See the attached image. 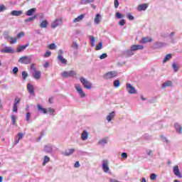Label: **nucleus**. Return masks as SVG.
I'll list each match as a JSON object with an SVG mask.
<instances>
[{"label":"nucleus","instance_id":"1","mask_svg":"<svg viewBox=\"0 0 182 182\" xmlns=\"http://www.w3.org/2000/svg\"><path fill=\"white\" fill-rule=\"evenodd\" d=\"M143 48L144 47L141 45H134L130 47V50H127L124 51V54L125 56H127L129 58L130 56H133L136 50H143Z\"/></svg>","mask_w":182,"mask_h":182},{"label":"nucleus","instance_id":"2","mask_svg":"<svg viewBox=\"0 0 182 182\" xmlns=\"http://www.w3.org/2000/svg\"><path fill=\"white\" fill-rule=\"evenodd\" d=\"M80 82L82 85L85 89L90 90L92 89V84L90 81L87 80L85 77H81L80 78Z\"/></svg>","mask_w":182,"mask_h":182},{"label":"nucleus","instance_id":"3","mask_svg":"<svg viewBox=\"0 0 182 182\" xmlns=\"http://www.w3.org/2000/svg\"><path fill=\"white\" fill-rule=\"evenodd\" d=\"M75 89L77 90V93H78L80 97L83 99V97H86V94L83 91V89H82V86L80 85V84H75Z\"/></svg>","mask_w":182,"mask_h":182},{"label":"nucleus","instance_id":"4","mask_svg":"<svg viewBox=\"0 0 182 182\" xmlns=\"http://www.w3.org/2000/svg\"><path fill=\"white\" fill-rule=\"evenodd\" d=\"M76 71L70 70V71H64L61 73V76L65 77V79L68 77H75L76 76Z\"/></svg>","mask_w":182,"mask_h":182},{"label":"nucleus","instance_id":"5","mask_svg":"<svg viewBox=\"0 0 182 182\" xmlns=\"http://www.w3.org/2000/svg\"><path fill=\"white\" fill-rule=\"evenodd\" d=\"M126 90L129 93V95H136L137 92L136 91V88L132 85L130 83L126 84Z\"/></svg>","mask_w":182,"mask_h":182},{"label":"nucleus","instance_id":"6","mask_svg":"<svg viewBox=\"0 0 182 182\" xmlns=\"http://www.w3.org/2000/svg\"><path fill=\"white\" fill-rule=\"evenodd\" d=\"M118 73L117 71H109L105 74L104 79L109 80V79H113V77H116L117 76Z\"/></svg>","mask_w":182,"mask_h":182},{"label":"nucleus","instance_id":"7","mask_svg":"<svg viewBox=\"0 0 182 182\" xmlns=\"http://www.w3.org/2000/svg\"><path fill=\"white\" fill-rule=\"evenodd\" d=\"M4 38L6 39V41H8V42H9L10 43H11V45H14V43H16V42H18V38L14 37H11L8 35V33H6V31L4 32Z\"/></svg>","mask_w":182,"mask_h":182},{"label":"nucleus","instance_id":"8","mask_svg":"<svg viewBox=\"0 0 182 182\" xmlns=\"http://www.w3.org/2000/svg\"><path fill=\"white\" fill-rule=\"evenodd\" d=\"M102 168L104 173H109L110 168H109V161L107 159L102 160Z\"/></svg>","mask_w":182,"mask_h":182},{"label":"nucleus","instance_id":"9","mask_svg":"<svg viewBox=\"0 0 182 182\" xmlns=\"http://www.w3.org/2000/svg\"><path fill=\"white\" fill-rule=\"evenodd\" d=\"M31 74L33 79H36V80H39V79H41V71L37 70L36 68H33V70H31Z\"/></svg>","mask_w":182,"mask_h":182},{"label":"nucleus","instance_id":"10","mask_svg":"<svg viewBox=\"0 0 182 182\" xmlns=\"http://www.w3.org/2000/svg\"><path fill=\"white\" fill-rule=\"evenodd\" d=\"M0 52L1 53H11V55H14V53H15V50H14L12 47L6 46L3 49L0 50Z\"/></svg>","mask_w":182,"mask_h":182},{"label":"nucleus","instance_id":"11","mask_svg":"<svg viewBox=\"0 0 182 182\" xmlns=\"http://www.w3.org/2000/svg\"><path fill=\"white\" fill-rule=\"evenodd\" d=\"M31 58L28 56H23L18 59L19 63H23L24 65H29L31 63Z\"/></svg>","mask_w":182,"mask_h":182},{"label":"nucleus","instance_id":"12","mask_svg":"<svg viewBox=\"0 0 182 182\" xmlns=\"http://www.w3.org/2000/svg\"><path fill=\"white\" fill-rule=\"evenodd\" d=\"M53 145L48 144L44 146V151L45 153H48V154H52L53 153Z\"/></svg>","mask_w":182,"mask_h":182},{"label":"nucleus","instance_id":"13","mask_svg":"<svg viewBox=\"0 0 182 182\" xmlns=\"http://www.w3.org/2000/svg\"><path fill=\"white\" fill-rule=\"evenodd\" d=\"M19 102H21L19 97H17L14 99V104L13 106V112H14V113H18V105H19Z\"/></svg>","mask_w":182,"mask_h":182},{"label":"nucleus","instance_id":"14","mask_svg":"<svg viewBox=\"0 0 182 182\" xmlns=\"http://www.w3.org/2000/svg\"><path fill=\"white\" fill-rule=\"evenodd\" d=\"M28 46H29V43L24 46H18L16 48V52H18V53H21V52H23L25 49L28 48Z\"/></svg>","mask_w":182,"mask_h":182},{"label":"nucleus","instance_id":"15","mask_svg":"<svg viewBox=\"0 0 182 182\" xmlns=\"http://www.w3.org/2000/svg\"><path fill=\"white\" fill-rule=\"evenodd\" d=\"M62 23V19H55L53 23H51V28L55 29L57 26H59Z\"/></svg>","mask_w":182,"mask_h":182},{"label":"nucleus","instance_id":"16","mask_svg":"<svg viewBox=\"0 0 182 182\" xmlns=\"http://www.w3.org/2000/svg\"><path fill=\"white\" fill-rule=\"evenodd\" d=\"M173 174L178 177L179 178H182L181 173H180V169L178 168V166H175L173 167Z\"/></svg>","mask_w":182,"mask_h":182},{"label":"nucleus","instance_id":"17","mask_svg":"<svg viewBox=\"0 0 182 182\" xmlns=\"http://www.w3.org/2000/svg\"><path fill=\"white\" fill-rule=\"evenodd\" d=\"M162 89H166V87H173V82L171 80H167L162 84Z\"/></svg>","mask_w":182,"mask_h":182},{"label":"nucleus","instance_id":"18","mask_svg":"<svg viewBox=\"0 0 182 182\" xmlns=\"http://www.w3.org/2000/svg\"><path fill=\"white\" fill-rule=\"evenodd\" d=\"M174 127H175V129L176 131V133H178V134H181L182 133V127L181 125H180L178 124V122H176L174 124H173Z\"/></svg>","mask_w":182,"mask_h":182},{"label":"nucleus","instance_id":"19","mask_svg":"<svg viewBox=\"0 0 182 182\" xmlns=\"http://www.w3.org/2000/svg\"><path fill=\"white\" fill-rule=\"evenodd\" d=\"M57 59L60 61V63H62V65H66V63H68V60L65 59L63 55L60 53L58 54Z\"/></svg>","mask_w":182,"mask_h":182},{"label":"nucleus","instance_id":"20","mask_svg":"<svg viewBox=\"0 0 182 182\" xmlns=\"http://www.w3.org/2000/svg\"><path fill=\"white\" fill-rule=\"evenodd\" d=\"M27 89L31 96H35V90L33 89V85L31 84L27 85Z\"/></svg>","mask_w":182,"mask_h":182},{"label":"nucleus","instance_id":"21","mask_svg":"<svg viewBox=\"0 0 182 182\" xmlns=\"http://www.w3.org/2000/svg\"><path fill=\"white\" fill-rule=\"evenodd\" d=\"M147 8H149V4H140L139 6H138L137 10L139 12H141V11H146V9H147Z\"/></svg>","mask_w":182,"mask_h":182},{"label":"nucleus","instance_id":"22","mask_svg":"<svg viewBox=\"0 0 182 182\" xmlns=\"http://www.w3.org/2000/svg\"><path fill=\"white\" fill-rule=\"evenodd\" d=\"M87 137H89V132L86 130L83 131L81 134V140L85 141V140H87Z\"/></svg>","mask_w":182,"mask_h":182},{"label":"nucleus","instance_id":"23","mask_svg":"<svg viewBox=\"0 0 182 182\" xmlns=\"http://www.w3.org/2000/svg\"><path fill=\"white\" fill-rule=\"evenodd\" d=\"M100 21H102V15H100V14H97L94 19V22L96 25H99L100 23Z\"/></svg>","mask_w":182,"mask_h":182},{"label":"nucleus","instance_id":"24","mask_svg":"<svg viewBox=\"0 0 182 182\" xmlns=\"http://www.w3.org/2000/svg\"><path fill=\"white\" fill-rule=\"evenodd\" d=\"M35 12H36V8H33V9H31L28 11H27L26 12V16H32V15H33V14H35Z\"/></svg>","mask_w":182,"mask_h":182},{"label":"nucleus","instance_id":"25","mask_svg":"<svg viewBox=\"0 0 182 182\" xmlns=\"http://www.w3.org/2000/svg\"><path fill=\"white\" fill-rule=\"evenodd\" d=\"M114 116H116V112H114V111H112L111 113H109L107 116V122H112V119H113V117H114Z\"/></svg>","mask_w":182,"mask_h":182},{"label":"nucleus","instance_id":"26","mask_svg":"<svg viewBox=\"0 0 182 182\" xmlns=\"http://www.w3.org/2000/svg\"><path fill=\"white\" fill-rule=\"evenodd\" d=\"M11 15H12V16H21V15H22V11L14 10L11 12Z\"/></svg>","mask_w":182,"mask_h":182},{"label":"nucleus","instance_id":"27","mask_svg":"<svg viewBox=\"0 0 182 182\" xmlns=\"http://www.w3.org/2000/svg\"><path fill=\"white\" fill-rule=\"evenodd\" d=\"M37 107L41 113H43V114H46V113H48V109H46V108H43L41 105H38Z\"/></svg>","mask_w":182,"mask_h":182},{"label":"nucleus","instance_id":"28","mask_svg":"<svg viewBox=\"0 0 182 182\" xmlns=\"http://www.w3.org/2000/svg\"><path fill=\"white\" fill-rule=\"evenodd\" d=\"M95 0H81V5H87L89 4H93Z\"/></svg>","mask_w":182,"mask_h":182},{"label":"nucleus","instance_id":"29","mask_svg":"<svg viewBox=\"0 0 182 182\" xmlns=\"http://www.w3.org/2000/svg\"><path fill=\"white\" fill-rule=\"evenodd\" d=\"M83 18H85V14H81V15L78 16L77 18H75L73 20L74 23H76L77 22H80V21H82V19H83Z\"/></svg>","mask_w":182,"mask_h":182},{"label":"nucleus","instance_id":"30","mask_svg":"<svg viewBox=\"0 0 182 182\" xmlns=\"http://www.w3.org/2000/svg\"><path fill=\"white\" fill-rule=\"evenodd\" d=\"M89 39H90V45H91V46H92V48H94L95 43V42H96V39L95 38V36H89Z\"/></svg>","mask_w":182,"mask_h":182},{"label":"nucleus","instance_id":"31","mask_svg":"<svg viewBox=\"0 0 182 182\" xmlns=\"http://www.w3.org/2000/svg\"><path fill=\"white\" fill-rule=\"evenodd\" d=\"M163 46H164V43L163 42H156L154 43V48H156V49L163 48Z\"/></svg>","mask_w":182,"mask_h":182},{"label":"nucleus","instance_id":"32","mask_svg":"<svg viewBox=\"0 0 182 182\" xmlns=\"http://www.w3.org/2000/svg\"><path fill=\"white\" fill-rule=\"evenodd\" d=\"M98 144H100V146H105V144H107V139L104 138L102 139H100L98 141Z\"/></svg>","mask_w":182,"mask_h":182},{"label":"nucleus","instance_id":"33","mask_svg":"<svg viewBox=\"0 0 182 182\" xmlns=\"http://www.w3.org/2000/svg\"><path fill=\"white\" fill-rule=\"evenodd\" d=\"M172 58H173V55L171 54L166 55L164 58L163 63H166V62H168V60H170V59H171Z\"/></svg>","mask_w":182,"mask_h":182},{"label":"nucleus","instance_id":"34","mask_svg":"<svg viewBox=\"0 0 182 182\" xmlns=\"http://www.w3.org/2000/svg\"><path fill=\"white\" fill-rule=\"evenodd\" d=\"M71 48L75 50H77L79 49V44H77L76 41H73V43L71 44Z\"/></svg>","mask_w":182,"mask_h":182},{"label":"nucleus","instance_id":"35","mask_svg":"<svg viewBox=\"0 0 182 182\" xmlns=\"http://www.w3.org/2000/svg\"><path fill=\"white\" fill-rule=\"evenodd\" d=\"M50 161V158L48 156H44V160L43 161V166H46L47 163H49Z\"/></svg>","mask_w":182,"mask_h":182},{"label":"nucleus","instance_id":"36","mask_svg":"<svg viewBox=\"0 0 182 182\" xmlns=\"http://www.w3.org/2000/svg\"><path fill=\"white\" fill-rule=\"evenodd\" d=\"M141 41H142V43H147V42H152L153 39H151V38H149V37H146V38H143Z\"/></svg>","mask_w":182,"mask_h":182},{"label":"nucleus","instance_id":"37","mask_svg":"<svg viewBox=\"0 0 182 182\" xmlns=\"http://www.w3.org/2000/svg\"><path fill=\"white\" fill-rule=\"evenodd\" d=\"M40 27L48 28V20H44L40 23Z\"/></svg>","mask_w":182,"mask_h":182},{"label":"nucleus","instance_id":"38","mask_svg":"<svg viewBox=\"0 0 182 182\" xmlns=\"http://www.w3.org/2000/svg\"><path fill=\"white\" fill-rule=\"evenodd\" d=\"M75 152V149H68L65 151V156H70V154H73V153Z\"/></svg>","mask_w":182,"mask_h":182},{"label":"nucleus","instance_id":"39","mask_svg":"<svg viewBox=\"0 0 182 182\" xmlns=\"http://www.w3.org/2000/svg\"><path fill=\"white\" fill-rule=\"evenodd\" d=\"M174 35H176V33L174 31H172L169 35L168 37L170 38L172 43H176V41L174 40V38H173V36H174Z\"/></svg>","mask_w":182,"mask_h":182},{"label":"nucleus","instance_id":"40","mask_svg":"<svg viewBox=\"0 0 182 182\" xmlns=\"http://www.w3.org/2000/svg\"><path fill=\"white\" fill-rule=\"evenodd\" d=\"M103 48V43L100 41L95 47V50H100Z\"/></svg>","mask_w":182,"mask_h":182},{"label":"nucleus","instance_id":"41","mask_svg":"<svg viewBox=\"0 0 182 182\" xmlns=\"http://www.w3.org/2000/svg\"><path fill=\"white\" fill-rule=\"evenodd\" d=\"M36 18V15H34L32 17H28V18H26L25 20V22L28 23V22H32L33 21H35V18Z\"/></svg>","mask_w":182,"mask_h":182},{"label":"nucleus","instance_id":"42","mask_svg":"<svg viewBox=\"0 0 182 182\" xmlns=\"http://www.w3.org/2000/svg\"><path fill=\"white\" fill-rule=\"evenodd\" d=\"M11 124H13V126L16 124V117H15V114L11 115Z\"/></svg>","mask_w":182,"mask_h":182},{"label":"nucleus","instance_id":"43","mask_svg":"<svg viewBox=\"0 0 182 182\" xmlns=\"http://www.w3.org/2000/svg\"><path fill=\"white\" fill-rule=\"evenodd\" d=\"M47 112H48L50 116H53V114H54L55 113V109L52 107H49L48 108Z\"/></svg>","mask_w":182,"mask_h":182},{"label":"nucleus","instance_id":"44","mask_svg":"<svg viewBox=\"0 0 182 182\" xmlns=\"http://www.w3.org/2000/svg\"><path fill=\"white\" fill-rule=\"evenodd\" d=\"M115 18L117 19H122V18H124V16H123L120 12H117L115 14Z\"/></svg>","mask_w":182,"mask_h":182},{"label":"nucleus","instance_id":"45","mask_svg":"<svg viewBox=\"0 0 182 182\" xmlns=\"http://www.w3.org/2000/svg\"><path fill=\"white\" fill-rule=\"evenodd\" d=\"M172 68L173 69V72H178V66H177V64H176V63H173Z\"/></svg>","mask_w":182,"mask_h":182},{"label":"nucleus","instance_id":"46","mask_svg":"<svg viewBox=\"0 0 182 182\" xmlns=\"http://www.w3.org/2000/svg\"><path fill=\"white\" fill-rule=\"evenodd\" d=\"M161 140H162V141L164 142V143H166V144H169V142H168V139H167V137H166V136H161Z\"/></svg>","mask_w":182,"mask_h":182},{"label":"nucleus","instance_id":"47","mask_svg":"<svg viewBox=\"0 0 182 182\" xmlns=\"http://www.w3.org/2000/svg\"><path fill=\"white\" fill-rule=\"evenodd\" d=\"M25 36V33L23 31H21L17 34V39H21Z\"/></svg>","mask_w":182,"mask_h":182},{"label":"nucleus","instance_id":"48","mask_svg":"<svg viewBox=\"0 0 182 182\" xmlns=\"http://www.w3.org/2000/svg\"><path fill=\"white\" fill-rule=\"evenodd\" d=\"M114 87H119L120 86V80H114Z\"/></svg>","mask_w":182,"mask_h":182},{"label":"nucleus","instance_id":"49","mask_svg":"<svg viewBox=\"0 0 182 182\" xmlns=\"http://www.w3.org/2000/svg\"><path fill=\"white\" fill-rule=\"evenodd\" d=\"M49 49H50L51 50H53V49H56V48H58V46H56V44L55 43H50L48 46Z\"/></svg>","mask_w":182,"mask_h":182},{"label":"nucleus","instance_id":"50","mask_svg":"<svg viewBox=\"0 0 182 182\" xmlns=\"http://www.w3.org/2000/svg\"><path fill=\"white\" fill-rule=\"evenodd\" d=\"M31 114L29 112H28L26 114V122H29V120H31Z\"/></svg>","mask_w":182,"mask_h":182},{"label":"nucleus","instance_id":"51","mask_svg":"<svg viewBox=\"0 0 182 182\" xmlns=\"http://www.w3.org/2000/svg\"><path fill=\"white\" fill-rule=\"evenodd\" d=\"M146 153L147 156H149V157H153V151L152 150L146 149Z\"/></svg>","mask_w":182,"mask_h":182},{"label":"nucleus","instance_id":"52","mask_svg":"<svg viewBox=\"0 0 182 182\" xmlns=\"http://www.w3.org/2000/svg\"><path fill=\"white\" fill-rule=\"evenodd\" d=\"M150 179L154 181V180L157 179V175H156V173H151L150 176Z\"/></svg>","mask_w":182,"mask_h":182},{"label":"nucleus","instance_id":"53","mask_svg":"<svg viewBox=\"0 0 182 182\" xmlns=\"http://www.w3.org/2000/svg\"><path fill=\"white\" fill-rule=\"evenodd\" d=\"M21 75L24 80L26 79V77H28V73H26V71H23Z\"/></svg>","mask_w":182,"mask_h":182},{"label":"nucleus","instance_id":"54","mask_svg":"<svg viewBox=\"0 0 182 182\" xmlns=\"http://www.w3.org/2000/svg\"><path fill=\"white\" fill-rule=\"evenodd\" d=\"M52 55V52L50 50H47L44 54V58H49Z\"/></svg>","mask_w":182,"mask_h":182},{"label":"nucleus","instance_id":"55","mask_svg":"<svg viewBox=\"0 0 182 182\" xmlns=\"http://www.w3.org/2000/svg\"><path fill=\"white\" fill-rule=\"evenodd\" d=\"M18 72H19V69L18 68V67H14L13 68V75H17Z\"/></svg>","mask_w":182,"mask_h":182},{"label":"nucleus","instance_id":"56","mask_svg":"<svg viewBox=\"0 0 182 182\" xmlns=\"http://www.w3.org/2000/svg\"><path fill=\"white\" fill-rule=\"evenodd\" d=\"M127 17L128 18V19L129 21H134V16H133L132 15H131L130 14H127Z\"/></svg>","mask_w":182,"mask_h":182},{"label":"nucleus","instance_id":"57","mask_svg":"<svg viewBox=\"0 0 182 182\" xmlns=\"http://www.w3.org/2000/svg\"><path fill=\"white\" fill-rule=\"evenodd\" d=\"M4 11H6V7L4 4L0 5V12H4Z\"/></svg>","mask_w":182,"mask_h":182},{"label":"nucleus","instance_id":"58","mask_svg":"<svg viewBox=\"0 0 182 182\" xmlns=\"http://www.w3.org/2000/svg\"><path fill=\"white\" fill-rule=\"evenodd\" d=\"M125 24H126V20L125 19H122L119 22V25L120 26H124V25H125Z\"/></svg>","mask_w":182,"mask_h":182},{"label":"nucleus","instance_id":"59","mask_svg":"<svg viewBox=\"0 0 182 182\" xmlns=\"http://www.w3.org/2000/svg\"><path fill=\"white\" fill-rule=\"evenodd\" d=\"M106 58H107V53H103L100 56V59H101V60L106 59Z\"/></svg>","mask_w":182,"mask_h":182},{"label":"nucleus","instance_id":"60","mask_svg":"<svg viewBox=\"0 0 182 182\" xmlns=\"http://www.w3.org/2000/svg\"><path fill=\"white\" fill-rule=\"evenodd\" d=\"M114 8L116 9H117V8H119V0H114Z\"/></svg>","mask_w":182,"mask_h":182},{"label":"nucleus","instance_id":"61","mask_svg":"<svg viewBox=\"0 0 182 182\" xmlns=\"http://www.w3.org/2000/svg\"><path fill=\"white\" fill-rule=\"evenodd\" d=\"M121 157L122 159H127V153L126 152H122V154H121Z\"/></svg>","mask_w":182,"mask_h":182},{"label":"nucleus","instance_id":"62","mask_svg":"<svg viewBox=\"0 0 182 182\" xmlns=\"http://www.w3.org/2000/svg\"><path fill=\"white\" fill-rule=\"evenodd\" d=\"M74 167H75V168H79V167H80V164H79V161H77L75 163Z\"/></svg>","mask_w":182,"mask_h":182},{"label":"nucleus","instance_id":"63","mask_svg":"<svg viewBox=\"0 0 182 182\" xmlns=\"http://www.w3.org/2000/svg\"><path fill=\"white\" fill-rule=\"evenodd\" d=\"M17 136L20 140L21 139H23V134H22V132L18 133Z\"/></svg>","mask_w":182,"mask_h":182},{"label":"nucleus","instance_id":"64","mask_svg":"<svg viewBox=\"0 0 182 182\" xmlns=\"http://www.w3.org/2000/svg\"><path fill=\"white\" fill-rule=\"evenodd\" d=\"M19 140H20L19 138H18V136H16L14 144H18V143H19Z\"/></svg>","mask_w":182,"mask_h":182}]
</instances>
